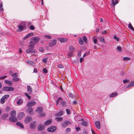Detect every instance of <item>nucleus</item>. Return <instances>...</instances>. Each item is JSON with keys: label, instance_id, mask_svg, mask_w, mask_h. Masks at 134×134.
Segmentation results:
<instances>
[{"label": "nucleus", "instance_id": "nucleus-41", "mask_svg": "<svg viewBox=\"0 0 134 134\" xmlns=\"http://www.w3.org/2000/svg\"><path fill=\"white\" fill-rule=\"evenodd\" d=\"M93 41L94 43H97V38H95L94 37L93 38Z\"/></svg>", "mask_w": 134, "mask_h": 134}, {"label": "nucleus", "instance_id": "nucleus-15", "mask_svg": "<svg viewBox=\"0 0 134 134\" xmlns=\"http://www.w3.org/2000/svg\"><path fill=\"white\" fill-rule=\"evenodd\" d=\"M34 35V34L33 33H29L23 38V39L26 40L30 37L33 36Z\"/></svg>", "mask_w": 134, "mask_h": 134}, {"label": "nucleus", "instance_id": "nucleus-42", "mask_svg": "<svg viewBox=\"0 0 134 134\" xmlns=\"http://www.w3.org/2000/svg\"><path fill=\"white\" fill-rule=\"evenodd\" d=\"M79 43L80 44H83V41L80 38L79 40Z\"/></svg>", "mask_w": 134, "mask_h": 134}, {"label": "nucleus", "instance_id": "nucleus-37", "mask_svg": "<svg viewBox=\"0 0 134 134\" xmlns=\"http://www.w3.org/2000/svg\"><path fill=\"white\" fill-rule=\"evenodd\" d=\"M9 96L8 94H6L4 95L2 97L4 98V99H5V100H7V99L9 97Z\"/></svg>", "mask_w": 134, "mask_h": 134}, {"label": "nucleus", "instance_id": "nucleus-18", "mask_svg": "<svg viewBox=\"0 0 134 134\" xmlns=\"http://www.w3.org/2000/svg\"><path fill=\"white\" fill-rule=\"evenodd\" d=\"M44 126L43 125H40L37 127L38 130L39 131H40L44 129Z\"/></svg>", "mask_w": 134, "mask_h": 134}, {"label": "nucleus", "instance_id": "nucleus-64", "mask_svg": "<svg viewBox=\"0 0 134 134\" xmlns=\"http://www.w3.org/2000/svg\"><path fill=\"white\" fill-rule=\"evenodd\" d=\"M83 60V58H80V62L81 63H82Z\"/></svg>", "mask_w": 134, "mask_h": 134}, {"label": "nucleus", "instance_id": "nucleus-43", "mask_svg": "<svg viewBox=\"0 0 134 134\" xmlns=\"http://www.w3.org/2000/svg\"><path fill=\"white\" fill-rule=\"evenodd\" d=\"M83 40L86 43L87 42V39L86 36H84L83 37Z\"/></svg>", "mask_w": 134, "mask_h": 134}, {"label": "nucleus", "instance_id": "nucleus-30", "mask_svg": "<svg viewBox=\"0 0 134 134\" xmlns=\"http://www.w3.org/2000/svg\"><path fill=\"white\" fill-rule=\"evenodd\" d=\"M16 125L18 126H19L22 128H24V126L21 123H20L19 122H17L16 123Z\"/></svg>", "mask_w": 134, "mask_h": 134}, {"label": "nucleus", "instance_id": "nucleus-54", "mask_svg": "<svg viewBox=\"0 0 134 134\" xmlns=\"http://www.w3.org/2000/svg\"><path fill=\"white\" fill-rule=\"evenodd\" d=\"M40 116L41 117H44L45 116V114L43 113H40Z\"/></svg>", "mask_w": 134, "mask_h": 134}, {"label": "nucleus", "instance_id": "nucleus-20", "mask_svg": "<svg viewBox=\"0 0 134 134\" xmlns=\"http://www.w3.org/2000/svg\"><path fill=\"white\" fill-rule=\"evenodd\" d=\"M43 111V109L41 107H39L37 108L36 110V111L38 113H41Z\"/></svg>", "mask_w": 134, "mask_h": 134}, {"label": "nucleus", "instance_id": "nucleus-22", "mask_svg": "<svg viewBox=\"0 0 134 134\" xmlns=\"http://www.w3.org/2000/svg\"><path fill=\"white\" fill-rule=\"evenodd\" d=\"M51 123V120H49L45 122L44 125L45 126H48Z\"/></svg>", "mask_w": 134, "mask_h": 134}, {"label": "nucleus", "instance_id": "nucleus-35", "mask_svg": "<svg viewBox=\"0 0 134 134\" xmlns=\"http://www.w3.org/2000/svg\"><path fill=\"white\" fill-rule=\"evenodd\" d=\"M55 119L57 121H62L63 120V118L62 117H57Z\"/></svg>", "mask_w": 134, "mask_h": 134}, {"label": "nucleus", "instance_id": "nucleus-7", "mask_svg": "<svg viewBox=\"0 0 134 134\" xmlns=\"http://www.w3.org/2000/svg\"><path fill=\"white\" fill-rule=\"evenodd\" d=\"M56 127L53 126L48 128L47 129V131L49 132H53L56 130Z\"/></svg>", "mask_w": 134, "mask_h": 134}, {"label": "nucleus", "instance_id": "nucleus-12", "mask_svg": "<svg viewBox=\"0 0 134 134\" xmlns=\"http://www.w3.org/2000/svg\"><path fill=\"white\" fill-rule=\"evenodd\" d=\"M58 40L61 42H67L68 41L67 38H61L58 39Z\"/></svg>", "mask_w": 134, "mask_h": 134}, {"label": "nucleus", "instance_id": "nucleus-6", "mask_svg": "<svg viewBox=\"0 0 134 134\" xmlns=\"http://www.w3.org/2000/svg\"><path fill=\"white\" fill-rule=\"evenodd\" d=\"M57 40H54L52 41H51L49 44V46L50 47H52L56 44Z\"/></svg>", "mask_w": 134, "mask_h": 134}, {"label": "nucleus", "instance_id": "nucleus-27", "mask_svg": "<svg viewBox=\"0 0 134 134\" xmlns=\"http://www.w3.org/2000/svg\"><path fill=\"white\" fill-rule=\"evenodd\" d=\"M63 111H60L58 113L55 114L56 116H60L63 115Z\"/></svg>", "mask_w": 134, "mask_h": 134}, {"label": "nucleus", "instance_id": "nucleus-1", "mask_svg": "<svg viewBox=\"0 0 134 134\" xmlns=\"http://www.w3.org/2000/svg\"><path fill=\"white\" fill-rule=\"evenodd\" d=\"M11 117L9 119L10 121L13 122H15L17 121V119L15 118L16 115V111L14 110H12L10 112Z\"/></svg>", "mask_w": 134, "mask_h": 134}, {"label": "nucleus", "instance_id": "nucleus-58", "mask_svg": "<svg viewBox=\"0 0 134 134\" xmlns=\"http://www.w3.org/2000/svg\"><path fill=\"white\" fill-rule=\"evenodd\" d=\"M30 28L31 30H33L35 29V27L31 25L30 27Z\"/></svg>", "mask_w": 134, "mask_h": 134}, {"label": "nucleus", "instance_id": "nucleus-17", "mask_svg": "<svg viewBox=\"0 0 134 134\" xmlns=\"http://www.w3.org/2000/svg\"><path fill=\"white\" fill-rule=\"evenodd\" d=\"M95 125L96 127L99 129L100 128V124L99 121H97L95 122Z\"/></svg>", "mask_w": 134, "mask_h": 134}, {"label": "nucleus", "instance_id": "nucleus-11", "mask_svg": "<svg viewBox=\"0 0 134 134\" xmlns=\"http://www.w3.org/2000/svg\"><path fill=\"white\" fill-rule=\"evenodd\" d=\"M25 61L26 63L29 65H33L35 64V63L34 62L29 60L26 59Z\"/></svg>", "mask_w": 134, "mask_h": 134}, {"label": "nucleus", "instance_id": "nucleus-25", "mask_svg": "<svg viewBox=\"0 0 134 134\" xmlns=\"http://www.w3.org/2000/svg\"><path fill=\"white\" fill-rule=\"evenodd\" d=\"M33 109L32 108H29L27 110V111L30 114H33Z\"/></svg>", "mask_w": 134, "mask_h": 134}, {"label": "nucleus", "instance_id": "nucleus-48", "mask_svg": "<svg viewBox=\"0 0 134 134\" xmlns=\"http://www.w3.org/2000/svg\"><path fill=\"white\" fill-rule=\"evenodd\" d=\"M43 73H47L48 72V70L46 68H44L43 70Z\"/></svg>", "mask_w": 134, "mask_h": 134}, {"label": "nucleus", "instance_id": "nucleus-38", "mask_svg": "<svg viewBox=\"0 0 134 134\" xmlns=\"http://www.w3.org/2000/svg\"><path fill=\"white\" fill-rule=\"evenodd\" d=\"M61 104L63 107H65L67 106V105L66 104V103L65 102L64 100L61 103Z\"/></svg>", "mask_w": 134, "mask_h": 134}, {"label": "nucleus", "instance_id": "nucleus-28", "mask_svg": "<svg viewBox=\"0 0 134 134\" xmlns=\"http://www.w3.org/2000/svg\"><path fill=\"white\" fill-rule=\"evenodd\" d=\"M112 1L111 5L113 7H115L116 4L118 3L117 1H115L114 0H111Z\"/></svg>", "mask_w": 134, "mask_h": 134}, {"label": "nucleus", "instance_id": "nucleus-5", "mask_svg": "<svg viewBox=\"0 0 134 134\" xmlns=\"http://www.w3.org/2000/svg\"><path fill=\"white\" fill-rule=\"evenodd\" d=\"M71 124V123L70 122L66 121L62 123V125L63 128H65L66 127V126Z\"/></svg>", "mask_w": 134, "mask_h": 134}, {"label": "nucleus", "instance_id": "nucleus-13", "mask_svg": "<svg viewBox=\"0 0 134 134\" xmlns=\"http://www.w3.org/2000/svg\"><path fill=\"white\" fill-rule=\"evenodd\" d=\"M18 29L16 30L18 32H20L22 31L24 29V26L21 25L18 26Z\"/></svg>", "mask_w": 134, "mask_h": 134}, {"label": "nucleus", "instance_id": "nucleus-21", "mask_svg": "<svg viewBox=\"0 0 134 134\" xmlns=\"http://www.w3.org/2000/svg\"><path fill=\"white\" fill-rule=\"evenodd\" d=\"M8 116V114H4L2 115V119L3 120L7 118Z\"/></svg>", "mask_w": 134, "mask_h": 134}, {"label": "nucleus", "instance_id": "nucleus-39", "mask_svg": "<svg viewBox=\"0 0 134 134\" xmlns=\"http://www.w3.org/2000/svg\"><path fill=\"white\" fill-rule=\"evenodd\" d=\"M72 52H70L68 53L67 54V56L69 57H71L73 55V54H72Z\"/></svg>", "mask_w": 134, "mask_h": 134}, {"label": "nucleus", "instance_id": "nucleus-59", "mask_svg": "<svg viewBox=\"0 0 134 134\" xmlns=\"http://www.w3.org/2000/svg\"><path fill=\"white\" fill-rule=\"evenodd\" d=\"M102 34H107V31L106 30H104L102 32Z\"/></svg>", "mask_w": 134, "mask_h": 134}, {"label": "nucleus", "instance_id": "nucleus-34", "mask_svg": "<svg viewBox=\"0 0 134 134\" xmlns=\"http://www.w3.org/2000/svg\"><path fill=\"white\" fill-rule=\"evenodd\" d=\"M12 77H13L15 78L17 77L18 76V74L17 73H14L11 75Z\"/></svg>", "mask_w": 134, "mask_h": 134}, {"label": "nucleus", "instance_id": "nucleus-56", "mask_svg": "<svg viewBox=\"0 0 134 134\" xmlns=\"http://www.w3.org/2000/svg\"><path fill=\"white\" fill-rule=\"evenodd\" d=\"M48 59V58H46L44 59L43 60V61L45 63H47V60Z\"/></svg>", "mask_w": 134, "mask_h": 134}, {"label": "nucleus", "instance_id": "nucleus-45", "mask_svg": "<svg viewBox=\"0 0 134 134\" xmlns=\"http://www.w3.org/2000/svg\"><path fill=\"white\" fill-rule=\"evenodd\" d=\"M99 39L101 41L105 43V42L104 41V39L103 38L101 37L99 38Z\"/></svg>", "mask_w": 134, "mask_h": 134}, {"label": "nucleus", "instance_id": "nucleus-29", "mask_svg": "<svg viewBox=\"0 0 134 134\" xmlns=\"http://www.w3.org/2000/svg\"><path fill=\"white\" fill-rule=\"evenodd\" d=\"M118 94V93L116 92H115L112 93L110 96V97H113L116 96Z\"/></svg>", "mask_w": 134, "mask_h": 134}, {"label": "nucleus", "instance_id": "nucleus-24", "mask_svg": "<svg viewBox=\"0 0 134 134\" xmlns=\"http://www.w3.org/2000/svg\"><path fill=\"white\" fill-rule=\"evenodd\" d=\"M5 82L6 83L8 84L9 86H11L12 84V83L11 81L7 80H5Z\"/></svg>", "mask_w": 134, "mask_h": 134}, {"label": "nucleus", "instance_id": "nucleus-16", "mask_svg": "<svg viewBox=\"0 0 134 134\" xmlns=\"http://www.w3.org/2000/svg\"><path fill=\"white\" fill-rule=\"evenodd\" d=\"M36 122L34 121L33 122H32L30 124V126L31 128L32 129H35L36 126Z\"/></svg>", "mask_w": 134, "mask_h": 134}, {"label": "nucleus", "instance_id": "nucleus-50", "mask_svg": "<svg viewBox=\"0 0 134 134\" xmlns=\"http://www.w3.org/2000/svg\"><path fill=\"white\" fill-rule=\"evenodd\" d=\"M66 112L67 114L68 115H69L70 113V110L68 109H66Z\"/></svg>", "mask_w": 134, "mask_h": 134}, {"label": "nucleus", "instance_id": "nucleus-2", "mask_svg": "<svg viewBox=\"0 0 134 134\" xmlns=\"http://www.w3.org/2000/svg\"><path fill=\"white\" fill-rule=\"evenodd\" d=\"M32 43V42L30 43L29 49L26 50V53H29L32 52L33 53H35L36 52V51L33 49L34 48V46Z\"/></svg>", "mask_w": 134, "mask_h": 134}, {"label": "nucleus", "instance_id": "nucleus-63", "mask_svg": "<svg viewBox=\"0 0 134 134\" xmlns=\"http://www.w3.org/2000/svg\"><path fill=\"white\" fill-rule=\"evenodd\" d=\"M91 131L92 132V134H96V132L94 131V130L92 128L91 129Z\"/></svg>", "mask_w": 134, "mask_h": 134}, {"label": "nucleus", "instance_id": "nucleus-47", "mask_svg": "<svg viewBox=\"0 0 134 134\" xmlns=\"http://www.w3.org/2000/svg\"><path fill=\"white\" fill-rule=\"evenodd\" d=\"M117 49L119 51V52L121 51L122 50L121 48L119 46H118L117 47Z\"/></svg>", "mask_w": 134, "mask_h": 134}, {"label": "nucleus", "instance_id": "nucleus-26", "mask_svg": "<svg viewBox=\"0 0 134 134\" xmlns=\"http://www.w3.org/2000/svg\"><path fill=\"white\" fill-rule=\"evenodd\" d=\"M134 86V81H131L130 84L127 86L126 87L127 88H128Z\"/></svg>", "mask_w": 134, "mask_h": 134}, {"label": "nucleus", "instance_id": "nucleus-36", "mask_svg": "<svg viewBox=\"0 0 134 134\" xmlns=\"http://www.w3.org/2000/svg\"><path fill=\"white\" fill-rule=\"evenodd\" d=\"M82 125L84 126H86L87 125V122L86 121H83L82 122Z\"/></svg>", "mask_w": 134, "mask_h": 134}, {"label": "nucleus", "instance_id": "nucleus-51", "mask_svg": "<svg viewBox=\"0 0 134 134\" xmlns=\"http://www.w3.org/2000/svg\"><path fill=\"white\" fill-rule=\"evenodd\" d=\"M129 80L126 79V80H124L123 81V82L124 83H126L127 82H129Z\"/></svg>", "mask_w": 134, "mask_h": 134}, {"label": "nucleus", "instance_id": "nucleus-8", "mask_svg": "<svg viewBox=\"0 0 134 134\" xmlns=\"http://www.w3.org/2000/svg\"><path fill=\"white\" fill-rule=\"evenodd\" d=\"M32 120L31 117L28 116L26 117L25 120V122L26 124L29 123Z\"/></svg>", "mask_w": 134, "mask_h": 134}, {"label": "nucleus", "instance_id": "nucleus-55", "mask_svg": "<svg viewBox=\"0 0 134 134\" xmlns=\"http://www.w3.org/2000/svg\"><path fill=\"white\" fill-rule=\"evenodd\" d=\"M45 37L49 39H51L52 38L49 35H45Z\"/></svg>", "mask_w": 134, "mask_h": 134}, {"label": "nucleus", "instance_id": "nucleus-61", "mask_svg": "<svg viewBox=\"0 0 134 134\" xmlns=\"http://www.w3.org/2000/svg\"><path fill=\"white\" fill-rule=\"evenodd\" d=\"M69 96L70 97H71L72 98H73L74 97L73 95L71 93H69Z\"/></svg>", "mask_w": 134, "mask_h": 134}, {"label": "nucleus", "instance_id": "nucleus-57", "mask_svg": "<svg viewBox=\"0 0 134 134\" xmlns=\"http://www.w3.org/2000/svg\"><path fill=\"white\" fill-rule=\"evenodd\" d=\"M40 51L41 52H43L44 51L43 48L42 47H40L39 48Z\"/></svg>", "mask_w": 134, "mask_h": 134}, {"label": "nucleus", "instance_id": "nucleus-32", "mask_svg": "<svg viewBox=\"0 0 134 134\" xmlns=\"http://www.w3.org/2000/svg\"><path fill=\"white\" fill-rule=\"evenodd\" d=\"M23 102V100L21 99H19L17 100L16 103L17 105H20Z\"/></svg>", "mask_w": 134, "mask_h": 134}, {"label": "nucleus", "instance_id": "nucleus-40", "mask_svg": "<svg viewBox=\"0 0 134 134\" xmlns=\"http://www.w3.org/2000/svg\"><path fill=\"white\" fill-rule=\"evenodd\" d=\"M5 100V99H4V98L2 97V98L0 100V102L1 103L3 104L4 103Z\"/></svg>", "mask_w": 134, "mask_h": 134}, {"label": "nucleus", "instance_id": "nucleus-9", "mask_svg": "<svg viewBox=\"0 0 134 134\" xmlns=\"http://www.w3.org/2000/svg\"><path fill=\"white\" fill-rule=\"evenodd\" d=\"M36 104V102L34 101H32L28 103L27 104V106L30 107L33 106Z\"/></svg>", "mask_w": 134, "mask_h": 134}, {"label": "nucleus", "instance_id": "nucleus-14", "mask_svg": "<svg viewBox=\"0 0 134 134\" xmlns=\"http://www.w3.org/2000/svg\"><path fill=\"white\" fill-rule=\"evenodd\" d=\"M63 101V100L61 97L58 98L56 102V105L58 106V104L59 103L61 104V103Z\"/></svg>", "mask_w": 134, "mask_h": 134}, {"label": "nucleus", "instance_id": "nucleus-23", "mask_svg": "<svg viewBox=\"0 0 134 134\" xmlns=\"http://www.w3.org/2000/svg\"><path fill=\"white\" fill-rule=\"evenodd\" d=\"M27 91L29 92H30L31 93H32V89L30 86L28 85L27 86Z\"/></svg>", "mask_w": 134, "mask_h": 134}, {"label": "nucleus", "instance_id": "nucleus-44", "mask_svg": "<svg viewBox=\"0 0 134 134\" xmlns=\"http://www.w3.org/2000/svg\"><path fill=\"white\" fill-rule=\"evenodd\" d=\"M25 95H26L27 97L29 99H30L31 97V96L29 95L28 93H25Z\"/></svg>", "mask_w": 134, "mask_h": 134}, {"label": "nucleus", "instance_id": "nucleus-19", "mask_svg": "<svg viewBox=\"0 0 134 134\" xmlns=\"http://www.w3.org/2000/svg\"><path fill=\"white\" fill-rule=\"evenodd\" d=\"M69 49L70 52H73L75 51V48L72 46H70L69 47Z\"/></svg>", "mask_w": 134, "mask_h": 134}, {"label": "nucleus", "instance_id": "nucleus-62", "mask_svg": "<svg viewBox=\"0 0 134 134\" xmlns=\"http://www.w3.org/2000/svg\"><path fill=\"white\" fill-rule=\"evenodd\" d=\"M75 129L76 131H79L81 130V129L79 127H76Z\"/></svg>", "mask_w": 134, "mask_h": 134}, {"label": "nucleus", "instance_id": "nucleus-60", "mask_svg": "<svg viewBox=\"0 0 134 134\" xmlns=\"http://www.w3.org/2000/svg\"><path fill=\"white\" fill-rule=\"evenodd\" d=\"M81 51H79L78 52V56L79 57H80L81 56Z\"/></svg>", "mask_w": 134, "mask_h": 134}, {"label": "nucleus", "instance_id": "nucleus-46", "mask_svg": "<svg viewBox=\"0 0 134 134\" xmlns=\"http://www.w3.org/2000/svg\"><path fill=\"white\" fill-rule=\"evenodd\" d=\"M130 58L129 57H125L123 59L124 61H127L130 60Z\"/></svg>", "mask_w": 134, "mask_h": 134}, {"label": "nucleus", "instance_id": "nucleus-3", "mask_svg": "<svg viewBox=\"0 0 134 134\" xmlns=\"http://www.w3.org/2000/svg\"><path fill=\"white\" fill-rule=\"evenodd\" d=\"M31 40L32 41L30 43L32 42V44L34 46V45L38 43L40 40V38L39 37H32Z\"/></svg>", "mask_w": 134, "mask_h": 134}, {"label": "nucleus", "instance_id": "nucleus-31", "mask_svg": "<svg viewBox=\"0 0 134 134\" xmlns=\"http://www.w3.org/2000/svg\"><path fill=\"white\" fill-rule=\"evenodd\" d=\"M128 27L133 31H134V28L132 26L131 23H130L128 25Z\"/></svg>", "mask_w": 134, "mask_h": 134}, {"label": "nucleus", "instance_id": "nucleus-52", "mask_svg": "<svg viewBox=\"0 0 134 134\" xmlns=\"http://www.w3.org/2000/svg\"><path fill=\"white\" fill-rule=\"evenodd\" d=\"M114 38L117 41H119V38L117 37V36L116 35L114 36Z\"/></svg>", "mask_w": 134, "mask_h": 134}, {"label": "nucleus", "instance_id": "nucleus-33", "mask_svg": "<svg viewBox=\"0 0 134 134\" xmlns=\"http://www.w3.org/2000/svg\"><path fill=\"white\" fill-rule=\"evenodd\" d=\"M20 79L17 77L13 78L12 79V81L13 82H18L19 80Z\"/></svg>", "mask_w": 134, "mask_h": 134}, {"label": "nucleus", "instance_id": "nucleus-49", "mask_svg": "<svg viewBox=\"0 0 134 134\" xmlns=\"http://www.w3.org/2000/svg\"><path fill=\"white\" fill-rule=\"evenodd\" d=\"M71 131V129L70 128H68L66 129V132L68 133L70 132Z\"/></svg>", "mask_w": 134, "mask_h": 134}, {"label": "nucleus", "instance_id": "nucleus-53", "mask_svg": "<svg viewBox=\"0 0 134 134\" xmlns=\"http://www.w3.org/2000/svg\"><path fill=\"white\" fill-rule=\"evenodd\" d=\"M7 76H2L1 77H0V80H2V79H4L5 78L7 77Z\"/></svg>", "mask_w": 134, "mask_h": 134}, {"label": "nucleus", "instance_id": "nucleus-10", "mask_svg": "<svg viewBox=\"0 0 134 134\" xmlns=\"http://www.w3.org/2000/svg\"><path fill=\"white\" fill-rule=\"evenodd\" d=\"M24 116L25 114L24 113H20L18 114V118L19 120H21Z\"/></svg>", "mask_w": 134, "mask_h": 134}, {"label": "nucleus", "instance_id": "nucleus-4", "mask_svg": "<svg viewBox=\"0 0 134 134\" xmlns=\"http://www.w3.org/2000/svg\"><path fill=\"white\" fill-rule=\"evenodd\" d=\"M2 89L3 91H13L14 90V88L13 87H8L7 86H5L3 87Z\"/></svg>", "mask_w": 134, "mask_h": 134}]
</instances>
